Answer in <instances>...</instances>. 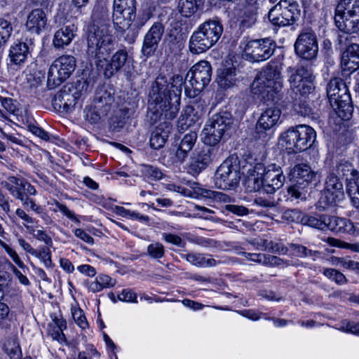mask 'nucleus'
<instances>
[{
  "instance_id": "obj_1",
  "label": "nucleus",
  "mask_w": 359,
  "mask_h": 359,
  "mask_svg": "<svg viewBox=\"0 0 359 359\" xmlns=\"http://www.w3.org/2000/svg\"><path fill=\"white\" fill-rule=\"evenodd\" d=\"M183 76L173 75L169 82L165 76H158L151 84L148 109L154 121L158 119H173L180 110Z\"/></svg>"
},
{
  "instance_id": "obj_2",
  "label": "nucleus",
  "mask_w": 359,
  "mask_h": 359,
  "mask_svg": "<svg viewBox=\"0 0 359 359\" xmlns=\"http://www.w3.org/2000/svg\"><path fill=\"white\" fill-rule=\"evenodd\" d=\"M314 76L311 71L304 66H299L289 79L290 90L285 100L281 103L292 104L299 114L306 116L312 113V108L306 100V96L314 89Z\"/></svg>"
},
{
  "instance_id": "obj_3",
  "label": "nucleus",
  "mask_w": 359,
  "mask_h": 359,
  "mask_svg": "<svg viewBox=\"0 0 359 359\" xmlns=\"http://www.w3.org/2000/svg\"><path fill=\"white\" fill-rule=\"evenodd\" d=\"M283 87L281 67L269 63L257 74L251 84V90L264 100L281 104Z\"/></svg>"
},
{
  "instance_id": "obj_4",
  "label": "nucleus",
  "mask_w": 359,
  "mask_h": 359,
  "mask_svg": "<svg viewBox=\"0 0 359 359\" xmlns=\"http://www.w3.org/2000/svg\"><path fill=\"white\" fill-rule=\"evenodd\" d=\"M283 87L281 67L269 63L257 74L251 84V90L264 100L281 104Z\"/></svg>"
},
{
  "instance_id": "obj_5",
  "label": "nucleus",
  "mask_w": 359,
  "mask_h": 359,
  "mask_svg": "<svg viewBox=\"0 0 359 359\" xmlns=\"http://www.w3.org/2000/svg\"><path fill=\"white\" fill-rule=\"evenodd\" d=\"M114 44L113 36L106 29L95 25L88 29L86 53L97 69L103 67L105 59L115 50Z\"/></svg>"
},
{
  "instance_id": "obj_6",
  "label": "nucleus",
  "mask_w": 359,
  "mask_h": 359,
  "mask_svg": "<svg viewBox=\"0 0 359 359\" xmlns=\"http://www.w3.org/2000/svg\"><path fill=\"white\" fill-rule=\"evenodd\" d=\"M326 93L330 104L339 117L349 120L353 107L348 87L344 80L339 77L331 79L326 86Z\"/></svg>"
},
{
  "instance_id": "obj_7",
  "label": "nucleus",
  "mask_w": 359,
  "mask_h": 359,
  "mask_svg": "<svg viewBox=\"0 0 359 359\" xmlns=\"http://www.w3.org/2000/svg\"><path fill=\"white\" fill-rule=\"evenodd\" d=\"M1 184L15 199L21 202L25 210H31L36 214L41 215L42 217L46 215L43 208L37 205L32 198V196L36 195L37 191L26 179L9 176L6 181L1 182Z\"/></svg>"
},
{
  "instance_id": "obj_8",
  "label": "nucleus",
  "mask_w": 359,
  "mask_h": 359,
  "mask_svg": "<svg viewBox=\"0 0 359 359\" xmlns=\"http://www.w3.org/2000/svg\"><path fill=\"white\" fill-rule=\"evenodd\" d=\"M316 137V132L311 127L298 125L283 133L280 140L289 152L297 153L309 148L313 144Z\"/></svg>"
},
{
  "instance_id": "obj_9",
  "label": "nucleus",
  "mask_w": 359,
  "mask_h": 359,
  "mask_svg": "<svg viewBox=\"0 0 359 359\" xmlns=\"http://www.w3.org/2000/svg\"><path fill=\"white\" fill-rule=\"evenodd\" d=\"M334 22L341 31L359 32V0H340L335 9Z\"/></svg>"
},
{
  "instance_id": "obj_10",
  "label": "nucleus",
  "mask_w": 359,
  "mask_h": 359,
  "mask_svg": "<svg viewBox=\"0 0 359 359\" xmlns=\"http://www.w3.org/2000/svg\"><path fill=\"white\" fill-rule=\"evenodd\" d=\"M212 67L206 60L195 64L187 74L189 83L184 87L185 95L190 98L196 97L211 81Z\"/></svg>"
},
{
  "instance_id": "obj_11",
  "label": "nucleus",
  "mask_w": 359,
  "mask_h": 359,
  "mask_svg": "<svg viewBox=\"0 0 359 359\" xmlns=\"http://www.w3.org/2000/svg\"><path fill=\"white\" fill-rule=\"evenodd\" d=\"M241 180L240 165L237 158H226L215 173V185L223 190H235Z\"/></svg>"
},
{
  "instance_id": "obj_12",
  "label": "nucleus",
  "mask_w": 359,
  "mask_h": 359,
  "mask_svg": "<svg viewBox=\"0 0 359 359\" xmlns=\"http://www.w3.org/2000/svg\"><path fill=\"white\" fill-rule=\"evenodd\" d=\"M301 15L297 2L293 0H280L268 13L269 22L278 27L293 25Z\"/></svg>"
},
{
  "instance_id": "obj_13",
  "label": "nucleus",
  "mask_w": 359,
  "mask_h": 359,
  "mask_svg": "<svg viewBox=\"0 0 359 359\" xmlns=\"http://www.w3.org/2000/svg\"><path fill=\"white\" fill-rule=\"evenodd\" d=\"M76 66V58L63 55L54 60L48 72L47 86L52 89L60 86L74 72Z\"/></svg>"
},
{
  "instance_id": "obj_14",
  "label": "nucleus",
  "mask_w": 359,
  "mask_h": 359,
  "mask_svg": "<svg viewBox=\"0 0 359 359\" xmlns=\"http://www.w3.org/2000/svg\"><path fill=\"white\" fill-rule=\"evenodd\" d=\"M276 44L270 38H264L248 41L243 49V55L246 60L251 62H262L272 56Z\"/></svg>"
},
{
  "instance_id": "obj_15",
  "label": "nucleus",
  "mask_w": 359,
  "mask_h": 359,
  "mask_svg": "<svg viewBox=\"0 0 359 359\" xmlns=\"http://www.w3.org/2000/svg\"><path fill=\"white\" fill-rule=\"evenodd\" d=\"M253 171L262 176L264 180V193L273 194L281 188L285 180L281 168L276 164L266 167L263 163H257Z\"/></svg>"
},
{
  "instance_id": "obj_16",
  "label": "nucleus",
  "mask_w": 359,
  "mask_h": 359,
  "mask_svg": "<svg viewBox=\"0 0 359 359\" xmlns=\"http://www.w3.org/2000/svg\"><path fill=\"white\" fill-rule=\"evenodd\" d=\"M354 36L340 35L339 44L342 51L341 65L344 71L355 72L359 69V44L353 41Z\"/></svg>"
},
{
  "instance_id": "obj_17",
  "label": "nucleus",
  "mask_w": 359,
  "mask_h": 359,
  "mask_svg": "<svg viewBox=\"0 0 359 359\" xmlns=\"http://www.w3.org/2000/svg\"><path fill=\"white\" fill-rule=\"evenodd\" d=\"M296 54L306 60H310L317 56L318 44L315 32L309 28L304 29L299 34L295 43Z\"/></svg>"
},
{
  "instance_id": "obj_18",
  "label": "nucleus",
  "mask_w": 359,
  "mask_h": 359,
  "mask_svg": "<svg viewBox=\"0 0 359 359\" xmlns=\"http://www.w3.org/2000/svg\"><path fill=\"white\" fill-rule=\"evenodd\" d=\"M220 154L218 147H207L196 152L191 158L189 172L194 176L198 175Z\"/></svg>"
},
{
  "instance_id": "obj_19",
  "label": "nucleus",
  "mask_w": 359,
  "mask_h": 359,
  "mask_svg": "<svg viewBox=\"0 0 359 359\" xmlns=\"http://www.w3.org/2000/svg\"><path fill=\"white\" fill-rule=\"evenodd\" d=\"M129 55L126 48L116 50L110 57L105 59V63L103 67H100L99 70L103 71L105 78L110 79L119 72L124 69L125 67L129 62Z\"/></svg>"
},
{
  "instance_id": "obj_20",
  "label": "nucleus",
  "mask_w": 359,
  "mask_h": 359,
  "mask_svg": "<svg viewBox=\"0 0 359 359\" xmlns=\"http://www.w3.org/2000/svg\"><path fill=\"white\" fill-rule=\"evenodd\" d=\"M325 184V198L328 205H334L344 198V185L336 173L330 172Z\"/></svg>"
},
{
  "instance_id": "obj_21",
  "label": "nucleus",
  "mask_w": 359,
  "mask_h": 359,
  "mask_svg": "<svg viewBox=\"0 0 359 359\" xmlns=\"http://www.w3.org/2000/svg\"><path fill=\"white\" fill-rule=\"evenodd\" d=\"M164 33V27L161 22H155L146 33L142 46V54L146 57L154 55L158 43Z\"/></svg>"
},
{
  "instance_id": "obj_22",
  "label": "nucleus",
  "mask_w": 359,
  "mask_h": 359,
  "mask_svg": "<svg viewBox=\"0 0 359 359\" xmlns=\"http://www.w3.org/2000/svg\"><path fill=\"white\" fill-rule=\"evenodd\" d=\"M281 111L277 107L266 108L260 115L255 127L257 137H266V131L275 126L280 119Z\"/></svg>"
},
{
  "instance_id": "obj_23",
  "label": "nucleus",
  "mask_w": 359,
  "mask_h": 359,
  "mask_svg": "<svg viewBox=\"0 0 359 359\" xmlns=\"http://www.w3.org/2000/svg\"><path fill=\"white\" fill-rule=\"evenodd\" d=\"M112 21L119 25L123 19L135 20L136 18L135 0H114Z\"/></svg>"
},
{
  "instance_id": "obj_24",
  "label": "nucleus",
  "mask_w": 359,
  "mask_h": 359,
  "mask_svg": "<svg viewBox=\"0 0 359 359\" xmlns=\"http://www.w3.org/2000/svg\"><path fill=\"white\" fill-rule=\"evenodd\" d=\"M148 110L149 109H148ZM148 116L154 123H156L151 118L153 115L150 114L149 111H148ZM161 120H164V121L159 123L151 134L150 146L154 149H159L165 145L172 129V126L170 122L167 121L168 119L161 118L157 120L156 122Z\"/></svg>"
},
{
  "instance_id": "obj_25",
  "label": "nucleus",
  "mask_w": 359,
  "mask_h": 359,
  "mask_svg": "<svg viewBox=\"0 0 359 359\" xmlns=\"http://www.w3.org/2000/svg\"><path fill=\"white\" fill-rule=\"evenodd\" d=\"M89 89V85L86 80L78 81L76 86L75 90L72 94L69 93L70 88L66 90V87H65L61 91L57 93L55 95V101H59L60 102L63 103L64 108L68 107L69 106L74 105L76 104V100H78L83 95L86 94Z\"/></svg>"
},
{
  "instance_id": "obj_26",
  "label": "nucleus",
  "mask_w": 359,
  "mask_h": 359,
  "mask_svg": "<svg viewBox=\"0 0 359 359\" xmlns=\"http://www.w3.org/2000/svg\"><path fill=\"white\" fill-rule=\"evenodd\" d=\"M289 177L291 182L309 186L317 181V172L307 163H298L291 169Z\"/></svg>"
},
{
  "instance_id": "obj_27",
  "label": "nucleus",
  "mask_w": 359,
  "mask_h": 359,
  "mask_svg": "<svg viewBox=\"0 0 359 359\" xmlns=\"http://www.w3.org/2000/svg\"><path fill=\"white\" fill-rule=\"evenodd\" d=\"M33 50L32 43L29 45L25 42L18 41L11 46L8 57L11 65L21 67L27 58L31 56Z\"/></svg>"
},
{
  "instance_id": "obj_28",
  "label": "nucleus",
  "mask_w": 359,
  "mask_h": 359,
  "mask_svg": "<svg viewBox=\"0 0 359 359\" xmlns=\"http://www.w3.org/2000/svg\"><path fill=\"white\" fill-rule=\"evenodd\" d=\"M198 135L194 131L185 134L177 145L175 154V161L179 163H183L187 158L189 152L195 146Z\"/></svg>"
},
{
  "instance_id": "obj_29",
  "label": "nucleus",
  "mask_w": 359,
  "mask_h": 359,
  "mask_svg": "<svg viewBox=\"0 0 359 359\" xmlns=\"http://www.w3.org/2000/svg\"><path fill=\"white\" fill-rule=\"evenodd\" d=\"M25 26L29 32L39 34L48 26V18L42 8L32 10L28 15Z\"/></svg>"
},
{
  "instance_id": "obj_30",
  "label": "nucleus",
  "mask_w": 359,
  "mask_h": 359,
  "mask_svg": "<svg viewBox=\"0 0 359 359\" xmlns=\"http://www.w3.org/2000/svg\"><path fill=\"white\" fill-rule=\"evenodd\" d=\"M205 32L198 27L197 30L194 32L189 41V48L193 54H200L205 52L215 43L210 41Z\"/></svg>"
},
{
  "instance_id": "obj_31",
  "label": "nucleus",
  "mask_w": 359,
  "mask_h": 359,
  "mask_svg": "<svg viewBox=\"0 0 359 359\" xmlns=\"http://www.w3.org/2000/svg\"><path fill=\"white\" fill-rule=\"evenodd\" d=\"M77 27L74 24L65 25L55 32L53 45L56 48H63L68 46L76 35Z\"/></svg>"
},
{
  "instance_id": "obj_32",
  "label": "nucleus",
  "mask_w": 359,
  "mask_h": 359,
  "mask_svg": "<svg viewBox=\"0 0 359 359\" xmlns=\"http://www.w3.org/2000/svg\"><path fill=\"white\" fill-rule=\"evenodd\" d=\"M114 102V97L111 93L104 88H101L96 90L93 104L96 109L101 111L102 114L107 116L110 111Z\"/></svg>"
},
{
  "instance_id": "obj_33",
  "label": "nucleus",
  "mask_w": 359,
  "mask_h": 359,
  "mask_svg": "<svg viewBox=\"0 0 359 359\" xmlns=\"http://www.w3.org/2000/svg\"><path fill=\"white\" fill-rule=\"evenodd\" d=\"M224 132L208 121L202 130L201 138L203 142L212 147H215L222 140Z\"/></svg>"
},
{
  "instance_id": "obj_34",
  "label": "nucleus",
  "mask_w": 359,
  "mask_h": 359,
  "mask_svg": "<svg viewBox=\"0 0 359 359\" xmlns=\"http://www.w3.org/2000/svg\"><path fill=\"white\" fill-rule=\"evenodd\" d=\"M325 230H330L334 233H348L352 231L353 224L345 218L326 215Z\"/></svg>"
},
{
  "instance_id": "obj_35",
  "label": "nucleus",
  "mask_w": 359,
  "mask_h": 359,
  "mask_svg": "<svg viewBox=\"0 0 359 359\" xmlns=\"http://www.w3.org/2000/svg\"><path fill=\"white\" fill-rule=\"evenodd\" d=\"M135 20L123 19L125 23L121 22L119 25L116 23V21H113L114 29L120 32H125L124 40L128 44H133L136 41L137 36L140 32V29L135 27L133 22Z\"/></svg>"
},
{
  "instance_id": "obj_36",
  "label": "nucleus",
  "mask_w": 359,
  "mask_h": 359,
  "mask_svg": "<svg viewBox=\"0 0 359 359\" xmlns=\"http://www.w3.org/2000/svg\"><path fill=\"white\" fill-rule=\"evenodd\" d=\"M199 27L207 36L210 38V41L215 43L217 42L223 32V27L221 22L215 20H209L201 24Z\"/></svg>"
},
{
  "instance_id": "obj_37",
  "label": "nucleus",
  "mask_w": 359,
  "mask_h": 359,
  "mask_svg": "<svg viewBox=\"0 0 359 359\" xmlns=\"http://www.w3.org/2000/svg\"><path fill=\"white\" fill-rule=\"evenodd\" d=\"M129 109L128 108L119 109L114 111L109 119V128L112 132H120L126 124L129 118Z\"/></svg>"
},
{
  "instance_id": "obj_38",
  "label": "nucleus",
  "mask_w": 359,
  "mask_h": 359,
  "mask_svg": "<svg viewBox=\"0 0 359 359\" xmlns=\"http://www.w3.org/2000/svg\"><path fill=\"white\" fill-rule=\"evenodd\" d=\"M217 83L223 88L233 86L237 81L235 67H224L218 71Z\"/></svg>"
},
{
  "instance_id": "obj_39",
  "label": "nucleus",
  "mask_w": 359,
  "mask_h": 359,
  "mask_svg": "<svg viewBox=\"0 0 359 359\" xmlns=\"http://www.w3.org/2000/svg\"><path fill=\"white\" fill-rule=\"evenodd\" d=\"M264 180L262 176L252 170H249V175L244 182V187L248 192H264Z\"/></svg>"
},
{
  "instance_id": "obj_40",
  "label": "nucleus",
  "mask_w": 359,
  "mask_h": 359,
  "mask_svg": "<svg viewBox=\"0 0 359 359\" xmlns=\"http://www.w3.org/2000/svg\"><path fill=\"white\" fill-rule=\"evenodd\" d=\"M208 121L216 127L222 128L225 133L233 123V118L230 112L225 111L214 114Z\"/></svg>"
},
{
  "instance_id": "obj_41",
  "label": "nucleus",
  "mask_w": 359,
  "mask_h": 359,
  "mask_svg": "<svg viewBox=\"0 0 359 359\" xmlns=\"http://www.w3.org/2000/svg\"><path fill=\"white\" fill-rule=\"evenodd\" d=\"M208 121L216 127L222 128L225 133L233 123V118L230 112L225 111L214 114Z\"/></svg>"
},
{
  "instance_id": "obj_42",
  "label": "nucleus",
  "mask_w": 359,
  "mask_h": 359,
  "mask_svg": "<svg viewBox=\"0 0 359 359\" xmlns=\"http://www.w3.org/2000/svg\"><path fill=\"white\" fill-rule=\"evenodd\" d=\"M182 257L190 264L199 267L214 266L217 264L215 259H206L203 255L199 253H189L183 255Z\"/></svg>"
},
{
  "instance_id": "obj_43",
  "label": "nucleus",
  "mask_w": 359,
  "mask_h": 359,
  "mask_svg": "<svg viewBox=\"0 0 359 359\" xmlns=\"http://www.w3.org/2000/svg\"><path fill=\"white\" fill-rule=\"evenodd\" d=\"M325 218L326 215H307L304 213L303 217L301 219V224L303 225L309 226L310 227L325 231L326 224Z\"/></svg>"
},
{
  "instance_id": "obj_44",
  "label": "nucleus",
  "mask_w": 359,
  "mask_h": 359,
  "mask_svg": "<svg viewBox=\"0 0 359 359\" xmlns=\"http://www.w3.org/2000/svg\"><path fill=\"white\" fill-rule=\"evenodd\" d=\"M335 171L337 176L339 175L347 177L348 175H351V178H346V181L359 177L358 170L355 169L353 165L348 161L341 160L337 163Z\"/></svg>"
},
{
  "instance_id": "obj_45",
  "label": "nucleus",
  "mask_w": 359,
  "mask_h": 359,
  "mask_svg": "<svg viewBox=\"0 0 359 359\" xmlns=\"http://www.w3.org/2000/svg\"><path fill=\"white\" fill-rule=\"evenodd\" d=\"M346 191L352 205L359 210V177L347 180Z\"/></svg>"
},
{
  "instance_id": "obj_46",
  "label": "nucleus",
  "mask_w": 359,
  "mask_h": 359,
  "mask_svg": "<svg viewBox=\"0 0 359 359\" xmlns=\"http://www.w3.org/2000/svg\"><path fill=\"white\" fill-rule=\"evenodd\" d=\"M201 3V0H180L179 11L184 17H191L198 11Z\"/></svg>"
},
{
  "instance_id": "obj_47",
  "label": "nucleus",
  "mask_w": 359,
  "mask_h": 359,
  "mask_svg": "<svg viewBox=\"0 0 359 359\" xmlns=\"http://www.w3.org/2000/svg\"><path fill=\"white\" fill-rule=\"evenodd\" d=\"M13 30V26L8 20L0 18V55L10 39Z\"/></svg>"
},
{
  "instance_id": "obj_48",
  "label": "nucleus",
  "mask_w": 359,
  "mask_h": 359,
  "mask_svg": "<svg viewBox=\"0 0 359 359\" xmlns=\"http://www.w3.org/2000/svg\"><path fill=\"white\" fill-rule=\"evenodd\" d=\"M292 182V184L287 189L288 196L294 200H306L309 186L300 184L295 182Z\"/></svg>"
},
{
  "instance_id": "obj_49",
  "label": "nucleus",
  "mask_w": 359,
  "mask_h": 359,
  "mask_svg": "<svg viewBox=\"0 0 359 359\" xmlns=\"http://www.w3.org/2000/svg\"><path fill=\"white\" fill-rule=\"evenodd\" d=\"M257 11L243 8L242 10L241 27L248 29L253 26L257 22Z\"/></svg>"
},
{
  "instance_id": "obj_50",
  "label": "nucleus",
  "mask_w": 359,
  "mask_h": 359,
  "mask_svg": "<svg viewBox=\"0 0 359 359\" xmlns=\"http://www.w3.org/2000/svg\"><path fill=\"white\" fill-rule=\"evenodd\" d=\"M323 273L325 277L335 282L338 285H344L348 282L346 276L337 269L327 268L323 270Z\"/></svg>"
},
{
  "instance_id": "obj_51",
  "label": "nucleus",
  "mask_w": 359,
  "mask_h": 359,
  "mask_svg": "<svg viewBox=\"0 0 359 359\" xmlns=\"http://www.w3.org/2000/svg\"><path fill=\"white\" fill-rule=\"evenodd\" d=\"M141 172L145 177L151 180H159L163 175L159 168L151 165H142Z\"/></svg>"
},
{
  "instance_id": "obj_52",
  "label": "nucleus",
  "mask_w": 359,
  "mask_h": 359,
  "mask_svg": "<svg viewBox=\"0 0 359 359\" xmlns=\"http://www.w3.org/2000/svg\"><path fill=\"white\" fill-rule=\"evenodd\" d=\"M147 254L152 259H161L165 255L164 246L158 242L152 243L147 246Z\"/></svg>"
},
{
  "instance_id": "obj_53",
  "label": "nucleus",
  "mask_w": 359,
  "mask_h": 359,
  "mask_svg": "<svg viewBox=\"0 0 359 359\" xmlns=\"http://www.w3.org/2000/svg\"><path fill=\"white\" fill-rule=\"evenodd\" d=\"M84 112L86 113V119L90 123H97L102 118L106 116L105 114L100 113L101 111L96 109L93 104L86 107Z\"/></svg>"
},
{
  "instance_id": "obj_54",
  "label": "nucleus",
  "mask_w": 359,
  "mask_h": 359,
  "mask_svg": "<svg viewBox=\"0 0 359 359\" xmlns=\"http://www.w3.org/2000/svg\"><path fill=\"white\" fill-rule=\"evenodd\" d=\"M268 194L267 196H257L254 199L253 205L263 208H271L276 205L274 198Z\"/></svg>"
},
{
  "instance_id": "obj_55",
  "label": "nucleus",
  "mask_w": 359,
  "mask_h": 359,
  "mask_svg": "<svg viewBox=\"0 0 359 359\" xmlns=\"http://www.w3.org/2000/svg\"><path fill=\"white\" fill-rule=\"evenodd\" d=\"M304 213L298 209H289L282 215V219L288 222L301 223Z\"/></svg>"
},
{
  "instance_id": "obj_56",
  "label": "nucleus",
  "mask_w": 359,
  "mask_h": 359,
  "mask_svg": "<svg viewBox=\"0 0 359 359\" xmlns=\"http://www.w3.org/2000/svg\"><path fill=\"white\" fill-rule=\"evenodd\" d=\"M72 314L75 323L81 329H86L88 327V323L82 309L80 308L72 309Z\"/></svg>"
},
{
  "instance_id": "obj_57",
  "label": "nucleus",
  "mask_w": 359,
  "mask_h": 359,
  "mask_svg": "<svg viewBox=\"0 0 359 359\" xmlns=\"http://www.w3.org/2000/svg\"><path fill=\"white\" fill-rule=\"evenodd\" d=\"M36 255L34 256L40 259L46 267H53V264L51 260V253L48 248H41L39 250H36Z\"/></svg>"
},
{
  "instance_id": "obj_58",
  "label": "nucleus",
  "mask_w": 359,
  "mask_h": 359,
  "mask_svg": "<svg viewBox=\"0 0 359 359\" xmlns=\"http://www.w3.org/2000/svg\"><path fill=\"white\" fill-rule=\"evenodd\" d=\"M330 243L342 248H346L352 252H359V243H348L335 238H330Z\"/></svg>"
},
{
  "instance_id": "obj_59",
  "label": "nucleus",
  "mask_w": 359,
  "mask_h": 359,
  "mask_svg": "<svg viewBox=\"0 0 359 359\" xmlns=\"http://www.w3.org/2000/svg\"><path fill=\"white\" fill-rule=\"evenodd\" d=\"M27 128L32 134L39 137L43 140L47 141L50 138L48 133L38 126L36 124H35V123H29L27 124Z\"/></svg>"
},
{
  "instance_id": "obj_60",
  "label": "nucleus",
  "mask_w": 359,
  "mask_h": 359,
  "mask_svg": "<svg viewBox=\"0 0 359 359\" xmlns=\"http://www.w3.org/2000/svg\"><path fill=\"white\" fill-rule=\"evenodd\" d=\"M339 330L348 333L359 334V323L344 320L341 322V325Z\"/></svg>"
},
{
  "instance_id": "obj_61",
  "label": "nucleus",
  "mask_w": 359,
  "mask_h": 359,
  "mask_svg": "<svg viewBox=\"0 0 359 359\" xmlns=\"http://www.w3.org/2000/svg\"><path fill=\"white\" fill-rule=\"evenodd\" d=\"M266 250H269L273 253H279L285 255L287 252V248L282 243H274L273 241L268 242L266 241Z\"/></svg>"
},
{
  "instance_id": "obj_62",
  "label": "nucleus",
  "mask_w": 359,
  "mask_h": 359,
  "mask_svg": "<svg viewBox=\"0 0 359 359\" xmlns=\"http://www.w3.org/2000/svg\"><path fill=\"white\" fill-rule=\"evenodd\" d=\"M118 299L120 301L128 302H134L137 303V295L133 292L131 290L124 289L122 290L121 293L118 295Z\"/></svg>"
},
{
  "instance_id": "obj_63",
  "label": "nucleus",
  "mask_w": 359,
  "mask_h": 359,
  "mask_svg": "<svg viewBox=\"0 0 359 359\" xmlns=\"http://www.w3.org/2000/svg\"><path fill=\"white\" fill-rule=\"evenodd\" d=\"M92 16L95 21H104L108 18L107 10L103 6H97L94 8Z\"/></svg>"
},
{
  "instance_id": "obj_64",
  "label": "nucleus",
  "mask_w": 359,
  "mask_h": 359,
  "mask_svg": "<svg viewBox=\"0 0 359 359\" xmlns=\"http://www.w3.org/2000/svg\"><path fill=\"white\" fill-rule=\"evenodd\" d=\"M163 238L166 242L175 245L178 247L183 248L185 245V243L182 241L181 237L177 235L164 233L163 234Z\"/></svg>"
}]
</instances>
